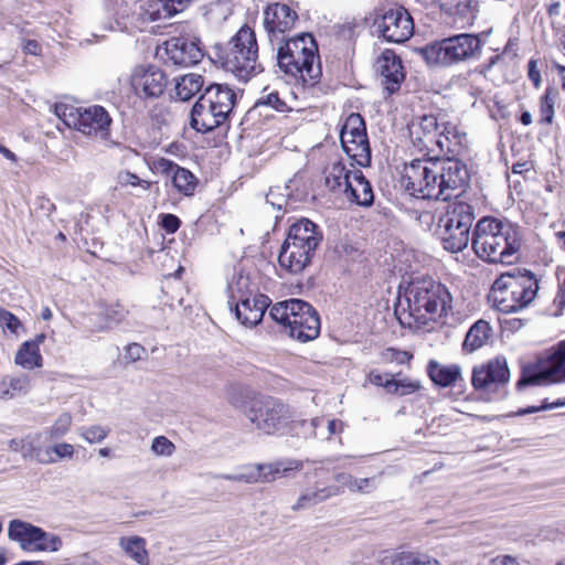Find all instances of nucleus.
Returning a JSON list of instances; mask_svg holds the SVG:
<instances>
[{"label":"nucleus","instance_id":"16","mask_svg":"<svg viewBox=\"0 0 565 565\" xmlns=\"http://www.w3.org/2000/svg\"><path fill=\"white\" fill-rule=\"evenodd\" d=\"M543 380L554 383L565 380V340L551 350V353L541 364L537 372L532 374L523 373L516 383V387L521 390L527 385H536Z\"/></svg>","mask_w":565,"mask_h":565},{"label":"nucleus","instance_id":"54","mask_svg":"<svg viewBox=\"0 0 565 565\" xmlns=\"http://www.w3.org/2000/svg\"><path fill=\"white\" fill-rule=\"evenodd\" d=\"M562 406H565V398H558L557 401H555L553 403H547L545 401V402H543V404L541 406H529L526 408H521L516 412V415L522 416V415L532 414V413H536V412H541V411L553 409V408H557V407H562Z\"/></svg>","mask_w":565,"mask_h":565},{"label":"nucleus","instance_id":"8","mask_svg":"<svg viewBox=\"0 0 565 565\" xmlns=\"http://www.w3.org/2000/svg\"><path fill=\"white\" fill-rule=\"evenodd\" d=\"M475 217L473 206L466 202L456 201L447 206L438 222V236L446 250L458 253L468 246Z\"/></svg>","mask_w":565,"mask_h":565},{"label":"nucleus","instance_id":"58","mask_svg":"<svg viewBox=\"0 0 565 565\" xmlns=\"http://www.w3.org/2000/svg\"><path fill=\"white\" fill-rule=\"evenodd\" d=\"M527 76L535 88H540L542 85L541 72L537 67V61L531 58L527 63Z\"/></svg>","mask_w":565,"mask_h":565},{"label":"nucleus","instance_id":"11","mask_svg":"<svg viewBox=\"0 0 565 565\" xmlns=\"http://www.w3.org/2000/svg\"><path fill=\"white\" fill-rule=\"evenodd\" d=\"M372 29L387 42L404 43L414 33V22L409 12L402 6L383 8L375 11Z\"/></svg>","mask_w":565,"mask_h":565},{"label":"nucleus","instance_id":"52","mask_svg":"<svg viewBox=\"0 0 565 565\" xmlns=\"http://www.w3.org/2000/svg\"><path fill=\"white\" fill-rule=\"evenodd\" d=\"M0 326L7 328L12 333H18L21 321L12 312L0 308Z\"/></svg>","mask_w":565,"mask_h":565},{"label":"nucleus","instance_id":"29","mask_svg":"<svg viewBox=\"0 0 565 565\" xmlns=\"http://www.w3.org/2000/svg\"><path fill=\"white\" fill-rule=\"evenodd\" d=\"M429 379L440 387H448L455 384L460 377L461 370L457 364L444 365L435 360H430L427 365Z\"/></svg>","mask_w":565,"mask_h":565},{"label":"nucleus","instance_id":"33","mask_svg":"<svg viewBox=\"0 0 565 565\" xmlns=\"http://www.w3.org/2000/svg\"><path fill=\"white\" fill-rule=\"evenodd\" d=\"M491 327L486 320H478L468 330L462 343V349L467 352H473L480 349L488 341Z\"/></svg>","mask_w":565,"mask_h":565},{"label":"nucleus","instance_id":"46","mask_svg":"<svg viewBox=\"0 0 565 565\" xmlns=\"http://www.w3.org/2000/svg\"><path fill=\"white\" fill-rule=\"evenodd\" d=\"M342 128L354 138L367 137L365 121L360 114L352 113L349 115Z\"/></svg>","mask_w":565,"mask_h":565},{"label":"nucleus","instance_id":"2","mask_svg":"<svg viewBox=\"0 0 565 565\" xmlns=\"http://www.w3.org/2000/svg\"><path fill=\"white\" fill-rule=\"evenodd\" d=\"M245 415L256 429L267 435H291L308 437L315 434L318 418L307 422L282 401L273 397L253 399L245 409Z\"/></svg>","mask_w":565,"mask_h":565},{"label":"nucleus","instance_id":"42","mask_svg":"<svg viewBox=\"0 0 565 565\" xmlns=\"http://www.w3.org/2000/svg\"><path fill=\"white\" fill-rule=\"evenodd\" d=\"M392 565H441L436 558L414 552H403L396 555Z\"/></svg>","mask_w":565,"mask_h":565},{"label":"nucleus","instance_id":"48","mask_svg":"<svg viewBox=\"0 0 565 565\" xmlns=\"http://www.w3.org/2000/svg\"><path fill=\"white\" fill-rule=\"evenodd\" d=\"M109 434V429L100 425L82 427L79 435L89 444L102 443Z\"/></svg>","mask_w":565,"mask_h":565},{"label":"nucleus","instance_id":"61","mask_svg":"<svg viewBox=\"0 0 565 565\" xmlns=\"http://www.w3.org/2000/svg\"><path fill=\"white\" fill-rule=\"evenodd\" d=\"M554 305L557 307L554 316H561L563 309L565 308V278L564 281L559 285L558 291L554 299Z\"/></svg>","mask_w":565,"mask_h":565},{"label":"nucleus","instance_id":"1","mask_svg":"<svg viewBox=\"0 0 565 565\" xmlns=\"http://www.w3.org/2000/svg\"><path fill=\"white\" fill-rule=\"evenodd\" d=\"M276 50L277 66L281 73L303 86L312 87L319 83L322 75L320 56L311 33L281 39Z\"/></svg>","mask_w":565,"mask_h":565},{"label":"nucleus","instance_id":"55","mask_svg":"<svg viewBox=\"0 0 565 565\" xmlns=\"http://www.w3.org/2000/svg\"><path fill=\"white\" fill-rule=\"evenodd\" d=\"M160 217H161L160 225L167 233L173 234L181 226L180 218L174 214H170V213L161 214Z\"/></svg>","mask_w":565,"mask_h":565},{"label":"nucleus","instance_id":"5","mask_svg":"<svg viewBox=\"0 0 565 565\" xmlns=\"http://www.w3.org/2000/svg\"><path fill=\"white\" fill-rule=\"evenodd\" d=\"M406 301L409 317L419 324H427L452 308L449 290L431 278L413 280L406 290Z\"/></svg>","mask_w":565,"mask_h":565},{"label":"nucleus","instance_id":"63","mask_svg":"<svg viewBox=\"0 0 565 565\" xmlns=\"http://www.w3.org/2000/svg\"><path fill=\"white\" fill-rule=\"evenodd\" d=\"M391 374L382 375L377 371H371L369 374V381L371 384L375 386H381L385 388V380L390 377Z\"/></svg>","mask_w":565,"mask_h":565},{"label":"nucleus","instance_id":"4","mask_svg":"<svg viewBox=\"0 0 565 565\" xmlns=\"http://www.w3.org/2000/svg\"><path fill=\"white\" fill-rule=\"evenodd\" d=\"M215 56L226 72L242 82H248L264 71L258 61L256 34L248 25H243L224 47L215 46Z\"/></svg>","mask_w":565,"mask_h":565},{"label":"nucleus","instance_id":"57","mask_svg":"<svg viewBox=\"0 0 565 565\" xmlns=\"http://www.w3.org/2000/svg\"><path fill=\"white\" fill-rule=\"evenodd\" d=\"M145 353V348L140 345L139 343H130L125 349V355L124 359L126 363H134L141 359L142 354Z\"/></svg>","mask_w":565,"mask_h":565},{"label":"nucleus","instance_id":"49","mask_svg":"<svg viewBox=\"0 0 565 565\" xmlns=\"http://www.w3.org/2000/svg\"><path fill=\"white\" fill-rule=\"evenodd\" d=\"M479 0H448L445 8H455L458 13L473 14L478 11Z\"/></svg>","mask_w":565,"mask_h":565},{"label":"nucleus","instance_id":"44","mask_svg":"<svg viewBox=\"0 0 565 565\" xmlns=\"http://www.w3.org/2000/svg\"><path fill=\"white\" fill-rule=\"evenodd\" d=\"M43 537L40 541H32L30 551L56 552L62 547V540L58 535L50 534L43 530Z\"/></svg>","mask_w":565,"mask_h":565},{"label":"nucleus","instance_id":"9","mask_svg":"<svg viewBox=\"0 0 565 565\" xmlns=\"http://www.w3.org/2000/svg\"><path fill=\"white\" fill-rule=\"evenodd\" d=\"M55 115L68 127L86 136H94L103 140L110 135L111 118L108 111L99 105L86 108L71 104L57 103L54 106Z\"/></svg>","mask_w":565,"mask_h":565},{"label":"nucleus","instance_id":"62","mask_svg":"<svg viewBox=\"0 0 565 565\" xmlns=\"http://www.w3.org/2000/svg\"><path fill=\"white\" fill-rule=\"evenodd\" d=\"M22 51H23L25 54H30V55L39 56V55H41L42 46H41V44H40L38 41H35V40H26V41H24V43H23Z\"/></svg>","mask_w":565,"mask_h":565},{"label":"nucleus","instance_id":"36","mask_svg":"<svg viewBox=\"0 0 565 565\" xmlns=\"http://www.w3.org/2000/svg\"><path fill=\"white\" fill-rule=\"evenodd\" d=\"M559 99V92L554 86H547L540 97V124L552 125L555 116V105Z\"/></svg>","mask_w":565,"mask_h":565},{"label":"nucleus","instance_id":"22","mask_svg":"<svg viewBox=\"0 0 565 565\" xmlns=\"http://www.w3.org/2000/svg\"><path fill=\"white\" fill-rule=\"evenodd\" d=\"M227 121L225 116H218L217 110L209 106L207 99L200 95L192 107L190 115V126L201 134H206Z\"/></svg>","mask_w":565,"mask_h":565},{"label":"nucleus","instance_id":"56","mask_svg":"<svg viewBox=\"0 0 565 565\" xmlns=\"http://www.w3.org/2000/svg\"><path fill=\"white\" fill-rule=\"evenodd\" d=\"M119 183L122 185H141L146 190H148L151 185L149 181L141 180L138 175L129 171L119 174Z\"/></svg>","mask_w":565,"mask_h":565},{"label":"nucleus","instance_id":"40","mask_svg":"<svg viewBox=\"0 0 565 565\" xmlns=\"http://www.w3.org/2000/svg\"><path fill=\"white\" fill-rule=\"evenodd\" d=\"M343 150L360 167H366L371 163V148L367 137L355 138Z\"/></svg>","mask_w":565,"mask_h":565},{"label":"nucleus","instance_id":"19","mask_svg":"<svg viewBox=\"0 0 565 565\" xmlns=\"http://www.w3.org/2000/svg\"><path fill=\"white\" fill-rule=\"evenodd\" d=\"M164 53L173 65L184 67L198 64L204 55L199 40L186 38H171L166 41Z\"/></svg>","mask_w":565,"mask_h":565},{"label":"nucleus","instance_id":"15","mask_svg":"<svg viewBox=\"0 0 565 565\" xmlns=\"http://www.w3.org/2000/svg\"><path fill=\"white\" fill-rule=\"evenodd\" d=\"M263 24L271 45L279 43V40L286 39L285 34L294 29L299 20L295 9L287 3H269L263 12Z\"/></svg>","mask_w":565,"mask_h":565},{"label":"nucleus","instance_id":"7","mask_svg":"<svg viewBox=\"0 0 565 565\" xmlns=\"http://www.w3.org/2000/svg\"><path fill=\"white\" fill-rule=\"evenodd\" d=\"M418 53L429 66L448 67L478 57L481 40L476 34L461 33L429 43Z\"/></svg>","mask_w":565,"mask_h":565},{"label":"nucleus","instance_id":"45","mask_svg":"<svg viewBox=\"0 0 565 565\" xmlns=\"http://www.w3.org/2000/svg\"><path fill=\"white\" fill-rule=\"evenodd\" d=\"M103 315L108 327H113L118 326L125 320L128 310L119 302H114L105 306Z\"/></svg>","mask_w":565,"mask_h":565},{"label":"nucleus","instance_id":"23","mask_svg":"<svg viewBox=\"0 0 565 565\" xmlns=\"http://www.w3.org/2000/svg\"><path fill=\"white\" fill-rule=\"evenodd\" d=\"M156 169L166 175H171L173 186L182 194L190 196L198 184L195 175L185 168L179 167L172 160L160 158L156 162Z\"/></svg>","mask_w":565,"mask_h":565},{"label":"nucleus","instance_id":"6","mask_svg":"<svg viewBox=\"0 0 565 565\" xmlns=\"http://www.w3.org/2000/svg\"><path fill=\"white\" fill-rule=\"evenodd\" d=\"M539 290V279L527 269L502 275L494 281L493 301L498 310L509 313L531 303Z\"/></svg>","mask_w":565,"mask_h":565},{"label":"nucleus","instance_id":"32","mask_svg":"<svg viewBox=\"0 0 565 565\" xmlns=\"http://www.w3.org/2000/svg\"><path fill=\"white\" fill-rule=\"evenodd\" d=\"M259 470V482H271L278 476H285L288 471L298 470L302 467L298 460H278L269 463H257Z\"/></svg>","mask_w":565,"mask_h":565},{"label":"nucleus","instance_id":"51","mask_svg":"<svg viewBox=\"0 0 565 565\" xmlns=\"http://www.w3.org/2000/svg\"><path fill=\"white\" fill-rule=\"evenodd\" d=\"M175 446L164 436H158L152 440L151 450L159 456H171Z\"/></svg>","mask_w":565,"mask_h":565},{"label":"nucleus","instance_id":"50","mask_svg":"<svg viewBox=\"0 0 565 565\" xmlns=\"http://www.w3.org/2000/svg\"><path fill=\"white\" fill-rule=\"evenodd\" d=\"M256 106H269L275 110L284 111L286 109V103L279 97L278 92H270L263 95L257 102Z\"/></svg>","mask_w":565,"mask_h":565},{"label":"nucleus","instance_id":"18","mask_svg":"<svg viewBox=\"0 0 565 565\" xmlns=\"http://www.w3.org/2000/svg\"><path fill=\"white\" fill-rule=\"evenodd\" d=\"M510 380V370L505 358L498 356L487 363L475 366L471 383L478 391H492Z\"/></svg>","mask_w":565,"mask_h":565},{"label":"nucleus","instance_id":"20","mask_svg":"<svg viewBox=\"0 0 565 565\" xmlns=\"http://www.w3.org/2000/svg\"><path fill=\"white\" fill-rule=\"evenodd\" d=\"M377 72L381 76V84L387 95L399 90L401 84L405 79V72L402 60L392 50H385L376 61Z\"/></svg>","mask_w":565,"mask_h":565},{"label":"nucleus","instance_id":"25","mask_svg":"<svg viewBox=\"0 0 565 565\" xmlns=\"http://www.w3.org/2000/svg\"><path fill=\"white\" fill-rule=\"evenodd\" d=\"M352 173L343 192L350 202L364 207L371 206L374 202V193L370 181L359 169H353Z\"/></svg>","mask_w":565,"mask_h":565},{"label":"nucleus","instance_id":"13","mask_svg":"<svg viewBox=\"0 0 565 565\" xmlns=\"http://www.w3.org/2000/svg\"><path fill=\"white\" fill-rule=\"evenodd\" d=\"M438 163V185L443 190L439 193V200L448 201L463 192L469 183V172L466 164L451 157L437 158Z\"/></svg>","mask_w":565,"mask_h":565},{"label":"nucleus","instance_id":"10","mask_svg":"<svg viewBox=\"0 0 565 565\" xmlns=\"http://www.w3.org/2000/svg\"><path fill=\"white\" fill-rule=\"evenodd\" d=\"M437 158L414 159L404 167L403 180L412 194L422 199L439 200Z\"/></svg>","mask_w":565,"mask_h":565},{"label":"nucleus","instance_id":"53","mask_svg":"<svg viewBox=\"0 0 565 565\" xmlns=\"http://www.w3.org/2000/svg\"><path fill=\"white\" fill-rule=\"evenodd\" d=\"M375 489V478H354L349 488L352 492L370 493Z\"/></svg>","mask_w":565,"mask_h":565},{"label":"nucleus","instance_id":"64","mask_svg":"<svg viewBox=\"0 0 565 565\" xmlns=\"http://www.w3.org/2000/svg\"><path fill=\"white\" fill-rule=\"evenodd\" d=\"M494 565H519L518 561L511 555L498 556L493 559Z\"/></svg>","mask_w":565,"mask_h":565},{"label":"nucleus","instance_id":"3","mask_svg":"<svg viewBox=\"0 0 565 565\" xmlns=\"http://www.w3.org/2000/svg\"><path fill=\"white\" fill-rule=\"evenodd\" d=\"M471 245L475 254L482 260L512 264L519 257L521 239L518 228L511 223L483 217L475 227Z\"/></svg>","mask_w":565,"mask_h":565},{"label":"nucleus","instance_id":"41","mask_svg":"<svg viewBox=\"0 0 565 565\" xmlns=\"http://www.w3.org/2000/svg\"><path fill=\"white\" fill-rule=\"evenodd\" d=\"M385 391L388 394L397 396L411 395L420 388V383L418 381L407 377L397 380L394 374H391L390 377L385 380Z\"/></svg>","mask_w":565,"mask_h":565},{"label":"nucleus","instance_id":"38","mask_svg":"<svg viewBox=\"0 0 565 565\" xmlns=\"http://www.w3.org/2000/svg\"><path fill=\"white\" fill-rule=\"evenodd\" d=\"M15 363L23 369L33 370L42 366V356L40 349L31 342H23L18 350L14 359Z\"/></svg>","mask_w":565,"mask_h":565},{"label":"nucleus","instance_id":"27","mask_svg":"<svg viewBox=\"0 0 565 565\" xmlns=\"http://www.w3.org/2000/svg\"><path fill=\"white\" fill-rule=\"evenodd\" d=\"M466 140V134L460 132L454 124L447 121L443 122L435 147L448 157L455 158L461 152Z\"/></svg>","mask_w":565,"mask_h":565},{"label":"nucleus","instance_id":"37","mask_svg":"<svg viewBox=\"0 0 565 565\" xmlns=\"http://www.w3.org/2000/svg\"><path fill=\"white\" fill-rule=\"evenodd\" d=\"M29 390L28 375L9 376L0 380V398L11 399L20 393H26Z\"/></svg>","mask_w":565,"mask_h":565},{"label":"nucleus","instance_id":"12","mask_svg":"<svg viewBox=\"0 0 565 565\" xmlns=\"http://www.w3.org/2000/svg\"><path fill=\"white\" fill-rule=\"evenodd\" d=\"M248 278L241 276L236 282L228 284V290L231 292L230 303L235 302L234 312L236 319L245 327L252 328L257 326L268 306L270 299L263 294L255 295L249 298L243 291V288L247 287Z\"/></svg>","mask_w":565,"mask_h":565},{"label":"nucleus","instance_id":"28","mask_svg":"<svg viewBox=\"0 0 565 565\" xmlns=\"http://www.w3.org/2000/svg\"><path fill=\"white\" fill-rule=\"evenodd\" d=\"M8 535L12 541L20 543L23 550H31L32 541H40L43 537V529L31 523L12 520L9 523Z\"/></svg>","mask_w":565,"mask_h":565},{"label":"nucleus","instance_id":"43","mask_svg":"<svg viewBox=\"0 0 565 565\" xmlns=\"http://www.w3.org/2000/svg\"><path fill=\"white\" fill-rule=\"evenodd\" d=\"M299 301V299L292 298L286 301L275 303L269 311V316L276 322L282 324L287 330V327L291 320L295 310H291V302Z\"/></svg>","mask_w":565,"mask_h":565},{"label":"nucleus","instance_id":"35","mask_svg":"<svg viewBox=\"0 0 565 565\" xmlns=\"http://www.w3.org/2000/svg\"><path fill=\"white\" fill-rule=\"evenodd\" d=\"M204 83V77L200 74H185L177 79L175 94L180 100L186 102L201 92Z\"/></svg>","mask_w":565,"mask_h":565},{"label":"nucleus","instance_id":"31","mask_svg":"<svg viewBox=\"0 0 565 565\" xmlns=\"http://www.w3.org/2000/svg\"><path fill=\"white\" fill-rule=\"evenodd\" d=\"M125 554L138 565H149L150 557L147 550V542L138 535L122 536L118 542Z\"/></svg>","mask_w":565,"mask_h":565},{"label":"nucleus","instance_id":"60","mask_svg":"<svg viewBox=\"0 0 565 565\" xmlns=\"http://www.w3.org/2000/svg\"><path fill=\"white\" fill-rule=\"evenodd\" d=\"M239 473H241L242 477L245 478L243 480V482H245V483H257V482H259V479H262L259 477V470H258V465L257 463L244 468V470L242 472H239Z\"/></svg>","mask_w":565,"mask_h":565},{"label":"nucleus","instance_id":"47","mask_svg":"<svg viewBox=\"0 0 565 565\" xmlns=\"http://www.w3.org/2000/svg\"><path fill=\"white\" fill-rule=\"evenodd\" d=\"M72 416L70 413H62L54 424L47 429L51 439H58L63 437L71 428Z\"/></svg>","mask_w":565,"mask_h":565},{"label":"nucleus","instance_id":"39","mask_svg":"<svg viewBox=\"0 0 565 565\" xmlns=\"http://www.w3.org/2000/svg\"><path fill=\"white\" fill-rule=\"evenodd\" d=\"M339 493V489L332 488H322L315 491H306L303 492L297 500V502L291 507L292 511H299L302 509H307L311 505H316L332 495Z\"/></svg>","mask_w":565,"mask_h":565},{"label":"nucleus","instance_id":"24","mask_svg":"<svg viewBox=\"0 0 565 565\" xmlns=\"http://www.w3.org/2000/svg\"><path fill=\"white\" fill-rule=\"evenodd\" d=\"M201 95L207 99L209 106L217 110L220 117L225 116L228 119L237 98L230 85L211 83Z\"/></svg>","mask_w":565,"mask_h":565},{"label":"nucleus","instance_id":"59","mask_svg":"<svg viewBox=\"0 0 565 565\" xmlns=\"http://www.w3.org/2000/svg\"><path fill=\"white\" fill-rule=\"evenodd\" d=\"M50 450H52L58 458H72L74 455V447L67 443L54 445L52 448L47 449L46 452L49 454Z\"/></svg>","mask_w":565,"mask_h":565},{"label":"nucleus","instance_id":"30","mask_svg":"<svg viewBox=\"0 0 565 565\" xmlns=\"http://www.w3.org/2000/svg\"><path fill=\"white\" fill-rule=\"evenodd\" d=\"M440 127L443 128V124L438 121V118L435 115L429 114L422 116L419 118V122L415 127L416 130H419L422 134L418 138L419 145L429 151H434L435 145L440 135ZM415 134H417V131H415Z\"/></svg>","mask_w":565,"mask_h":565},{"label":"nucleus","instance_id":"34","mask_svg":"<svg viewBox=\"0 0 565 565\" xmlns=\"http://www.w3.org/2000/svg\"><path fill=\"white\" fill-rule=\"evenodd\" d=\"M351 169H348L342 162L337 161L332 163L324 171V183L326 186L333 193L347 188V181H350L352 177Z\"/></svg>","mask_w":565,"mask_h":565},{"label":"nucleus","instance_id":"26","mask_svg":"<svg viewBox=\"0 0 565 565\" xmlns=\"http://www.w3.org/2000/svg\"><path fill=\"white\" fill-rule=\"evenodd\" d=\"M286 239L307 245L308 249H317L322 241V234L316 223L301 218L289 227Z\"/></svg>","mask_w":565,"mask_h":565},{"label":"nucleus","instance_id":"21","mask_svg":"<svg viewBox=\"0 0 565 565\" xmlns=\"http://www.w3.org/2000/svg\"><path fill=\"white\" fill-rule=\"evenodd\" d=\"M316 249H308L307 245L296 241L285 239L281 245L279 265L291 274H300L311 264Z\"/></svg>","mask_w":565,"mask_h":565},{"label":"nucleus","instance_id":"14","mask_svg":"<svg viewBox=\"0 0 565 565\" xmlns=\"http://www.w3.org/2000/svg\"><path fill=\"white\" fill-rule=\"evenodd\" d=\"M295 313L287 327L288 334L300 342L315 340L320 334V317L307 301L299 299L290 305Z\"/></svg>","mask_w":565,"mask_h":565},{"label":"nucleus","instance_id":"17","mask_svg":"<svg viewBox=\"0 0 565 565\" xmlns=\"http://www.w3.org/2000/svg\"><path fill=\"white\" fill-rule=\"evenodd\" d=\"M168 85L166 73L153 65H139L131 75V86L141 98L160 97Z\"/></svg>","mask_w":565,"mask_h":565}]
</instances>
